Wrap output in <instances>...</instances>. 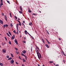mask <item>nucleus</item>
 <instances>
[{
    "label": "nucleus",
    "mask_w": 66,
    "mask_h": 66,
    "mask_svg": "<svg viewBox=\"0 0 66 66\" xmlns=\"http://www.w3.org/2000/svg\"><path fill=\"white\" fill-rule=\"evenodd\" d=\"M21 55H22V56H24L25 57V59L26 60H27V58H28V57H27V56H26V55H24V54L21 53Z\"/></svg>",
    "instance_id": "1"
},
{
    "label": "nucleus",
    "mask_w": 66,
    "mask_h": 66,
    "mask_svg": "<svg viewBox=\"0 0 66 66\" xmlns=\"http://www.w3.org/2000/svg\"><path fill=\"white\" fill-rule=\"evenodd\" d=\"M36 52L37 54V55L38 57V58H39V59L40 60V56L39 55H38V53L39 52V51H38V50H37V51Z\"/></svg>",
    "instance_id": "2"
},
{
    "label": "nucleus",
    "mask_w": 66,
    "mask_h": 66,
    "mask_svg": "<svg viewBox=\"0 0 66 66\" xmlns=\"http://www.w3.org/2000/svg\"><path fill=\"white\" fill-rule=\"evenodd\" d=\"M14 41L15 43H16L17 45H18V43L17 42V40L16 39H15L14 40Z\"/></svg>",
    "instance_id": "3"
},
{
    "label": "nucleus",
    "mask_w": 66,
    "mask_h": 66,
    "mask_svg": "<svg viewBox=\"0 0 66 66\" xmlns=\"http://www.w3.org/2000/svg\"><path fill=\"white\" fill-rule=\"evenodd\" d=\"M13 63H14V60L13 59H12L10 62L11 64H13Z\"/></svg>",
    "instance_id": "4"
},
{
    "label": "nucleus",
    "mask_w": 66,
    "mask_h": 66,
    "mask_svg": "<svg viewBox=\"0 0 66 66\" xmlns=\"http://www.w3.org/2000/svg\"><path fill=\"white\" fill-rule=\"evenodd\" d=\"M6 51H5V50L4 49L2 50V52L3 53H6Z\"/></svg>",
    "instance_id": "5"
},
{
    "label": "nucleus",
    "mask_w": 66,
    "mask_h": 66,
    "mask_svg": "<svg viewBox=\"0 0 66 66\" xmlns=\"http://www.w3.org/2000/svg\"><path fill=\"white\" fill-rule=\"evenodd\" d=\"M38 55H39L40 56V58H42V55H41V54H40V53L39 52H38Z\"/></svg>",
    "instance_id": "6"
},
{
    "label": "nucleus",
    "mask_w": 66,
    "mask_h": 66,
    "mask_svg": "<svg viewBox=\"0 0 66 66\" xmlns=\"http://www.w3.org/2000/svg\"><path fill=\"white\" fill-rule=\"evenodd\" d=\"M22 53H24V54H25V53H26V51L24 50L23 51H22Z\"/></svg>",
    "instance_id": "7"
},
{
    "label": "nucleus",
    "mask_w": 66,
    "mask_h": 66,
    "mask_svg": "<svg viewBox=\"0 0 66 66\" xmlns=\"http://www.w3.org/2000/svg\"><path fill=\"white\" fill-rule=\"evenodd\" d=\"M5 19L6 21H7V17H6V15H5Z\"/></svg>",
    "instance_id": "8"
},
{
    "label": "nucleus",
    "mask_w": 66,
    "mask_h": 66,
    "mask_svg": "<svg viewBox=\"0 0 66 66\" xmlns=\"http://www.w3.org/2000/svg\"><path fill=\"white\" fill-rule=\"evenodd\" d=\"M22 60L23 61V62L24 63V62H26V60H25V59H22Z\"/></svg>",
    "instance_id": "9"
},
{
    "label": "nucleus",
    "mask_w": 66,
    "mask_h": 66,
    "mask_svg": "<svg viewBox=\"0 0 66 66\" xmlns=\"http://www.w3.org/2000/svg\"><path fill=\"white\" fill-rule=\"evenodd\" d=\"M29 24L30 26H32V25H33V24H32V23L31 22L29 23Z\"/></svg>",
    "instance_id": "10"
},
{
    "label": "nucleus",
    "mask_w": 66,
    "mask_h": 66,
    "mask_svg": "<svg viewBox=\"0 0 66 66\" xmlns=\"http://www.w3.org/2000/svg\"><path fill=\"white\" fill-rule=\"evenodd\" d=\"M1 3L0 4V6H1L2 5H3V2H1Z\"/></svg>",
    "instance_id": "11"
},
{
    "label": "nucleus",
    "mask_w": 66,
    "mask_h": 66,
    "mask_svg": "<svg viewBox=\"0 0 66 66\" xmlns=\"http://www.w3.org/2000/svg\"><path fill=\"white\" fill-rule=\"evenodd\" d=\"M0 65L2 66H3V64L2 63H0Z\"/></svg>",
    "instance_id": "12"
},
{
    "label": "nucleus",
    "mask_w": 66,
    "mask_h": 66,
    "mask_svg": "<svg viewBox=\"0 0 66 66\" xmlns=\"http://www.w3.org/2000/svg\"><path fill=\"white\" fill-rule=\"evenodd\" d=\"M28 12H29V13H31V12H32L31 10H30L29 9Z\"/></svg>",
    "instance_id": "13"
},
{
    "label": "nucleus",
    "mask_w": 66,
    "mask_h": 66,
    "mask_svg": "<svg viewBox=\"0 0 66 66\" xmlns=\"http://www.w3.org/2000/svg\"><path fill=\"white\" fill-rule=\"evenodd\" d=\"M6 34H7V35H8V36H9V37H11V36H10V35H9V33H7Z\"/></svg>",
    "instance_id": "14"
},
{
    "label": "nucleus",
    "mask_w": 66,
    "mask_h": 66,
    "mask_svg": "<svg viewBox=\"0 0 66 66\" xmlns=\"http://www.w3.org/2000/svg\"><path fill=\"white\" fill-rule=\"evenodd\" d=\"M46 31L47 33V34H48V35H49V32H48V31H47V30H46Z\"/></svg>",
    "instance_id": "15"
},
{
    "label": "nucleus",
    "mask_w": 66,
    "mask_h": 66,
    "mask_svg": "<svg viewBox=\"0 0 66 66\" xmlns=\"http://www.w3.org/2000/svg\"><path fill=\"white\" fill-rule=\"evenodd\" d=\"M46 46L47 47V48H49V46H48V45H46Z\"/></svg>",
    "instance_id": "16"
},
{
    "label": "nucleus",
    "mask_w": 66,
    "mask_h": 66,
    "mask_svg": "<svg viewBox=\"0 0 66 66\" xmlns=\"http://www.w3.org/2000/svg\"><path fill=\"white\" fill-rule=\"evenodd\" d=\"M22 25H23L24 26V28H25V25H24V24H23V23H22Z\"/></svg>",
    "instance_id": "17"
},
{
    "label": "nucleus",
    "mask_w": 66,
    "mask_h": 66,
    "mask_svg": "<svg viewBox=\"0 0 66 66\" xmlns=\"http://www.w3.org/2000/svg\"><path fill=\"white\" fill-rule=\"evenodd\" d=\"M9 33V34L11 36L12 35V34H11V33L10 32V31H8Z\"/></svg>",
    "instance_id": "18"
},
{
    "label": "nucleus",
    "mask_w": 66,
    "mask_h": 66,
    "mask_svg": "<svg viewBox=\"0 0 66 66\" xmlns=\"http://www.w3.org/2000/svg\"><path fill=\"white\" fill-rule=\"evenodd\" d=\"M9 44H10V45H11L12 43H11V42L10 41V40H9Z\"/></svg>",
    "instance_id": "19"
},
{
    "label": "nucleus",
    "mask_w": 66,
    "mask_h": 66,
    "mask_svg": "<svg viewBox=\"0 0 66 66\" xmlns=\"http://www.w3.org/2000/svg\"><path fill=\"white\" fill-rule=\"evenodd\" d=\"M20 9L21 11H22V7H20Z\"/></svg>",
    "instance_id": "20"
},
{
    "label": "nucleus",
    "mask_w": 66,
    "mask_h": 66,
    "mask_svg": "<svg viewBox=\"0 0 66 66\" xmlns=\"http://www.w3.org/2000/svg\"><path fill=\"white\" fill-rule=\"evenodd\" d=\"M14 48L16 51H17L18 50V48H17L15 47Z\"/></svg>",
    "instance_id": "21"
},
{
    "label": "nucleus",
    "mask_w": 66,
    "mask_h": 66,
    "mask_svg": "<svg viewBox=\"0 0 66 66\" xmlns=\"http://www.w3.org/2000/svg\"><path fill=\"white\" fill-rule=\"evenodd\" d=\"M10 26H11V27H13V24H12V23H11L10 24Z\"/></svg>",
    "instance_id": "22"
},
{
    "label": "nucleus",
    "mask_w": 66,
    "mask_h": 66,
    "mask_svg": "<svg viewBox=\"0 0 66 66\" xmlns=\"http://www.w3.org/2000/svg\"><path fill=\"white\" fill-rule=\"evenodd\" d=\"M11 57H14V56H13V54H11Z\"/></svg>",
    "instance_id": "23"
},
{
    "label": "nucleus",
    "mask_w": 66,
    "mask_h": 66,
    "mask_svg": "<svg viewBox=\"0 0 66 66\" xmlns=\"http://www.w3.org/2000/svg\"><path fill=\"white\" fill-rule=\"evenodd\" d=\"M1 24H3V22L2 21H1Z\"/></svg>",
    "instance_id": "24"
},
{
    "label": "nucleus",
    "mask_w": 66,
    "mask_h": 66,
    "mask_svg": "<svg viewBox=\"0 0 66 66\" xmlns=\"http://www.w3.org/2000/svg\"><path fill=\"white\" fill-rule=\"evenodd\" d=\"M50 63H53V61H50Z\"/></svg>",
    "instance_id": "25"
},
{
    "label": "nucleus",
    "mask_w": 66,
    "mask_h": 66,
    "mask_svg": "<svg viewBox=\"0 0 66 66\" xmlns=\"http://www.w3.org/2000/svg\"><path fill=\"white\" fill-rule=\"evenodd\" d=\"M19 13H20V14H22V12L21 11H19Z\"/></svg>",
    "instance_id": "26"
},
{
    "label": "nucleus",
    "mask_w": 66,
    "mask_h": 66,
    "mask_svg": "<svg viewBox=\"0 0 66 66\" xmlns=\"http://www.w3.org/2000/svg\"><path fill=\"white\" fill-rule=\"evenodd\" d=\"M19 59H21V60H22V59H21V57H20V56H19Z\"/></svg>",
    "instance_id": "27"
},
{
    "label": "nucleus",
    "mask_w": 66,
    "mask_h": 66,
    "mask_svg": "<svg viewBox=\"0 0 66 66\" xmlns=\"http://www.w3.org/2000/svg\"><path fill=\"white\" fill-rule=\"evenodd\" d=\"M12 39H14V37L13 36H12Z\"/></svg>",
    "instance_id": "28"
},
{
    "label": "nucleus",
    "mask_w": 66,
    "mask_h": 66,
    "mask_svg": "<svg viewBox=\"0 0 66 66\" xmlns=\"http://www.w3.org/2000/svg\"><path fill=\"white\" fill-rule=\"evenodd\" d=\"M13 32H14V33H15V34H16V33H17V32H15V30H14L13 31Z\"/></svg>",
    "instance_id": "29"
},
{
    "label": "nucleus",
    "mask_w": 66,
    "mask_h": 66,
    "mask_svg": "<svg viewBox=\"0 0 66 66\" xmlns=\"http://www.w3.org/2000/svg\"><path fill=\"white\" fill-rule=\"evenodd\" d=\"M6 57H7V59H9V56H7Z\"/></svg>",
    "instance_id": "30"
},
{
    "label": "nucleus",
    "mask_w": 66,
    "mask_h": 66,
    "mask_svg": "<svg viewBox=\"0 0 66 66\" xmlns=\"http://www.w3.org/2000/svg\"><path fill=\"white\" fill-rule=\"evenodd\" d=\"M23 43H24L25 44H26V41H24V40H23Z\"/></svg>",
    "instance_id": "31"
},
{
    "label": "nucleus",
    "mask_w": 66,
    "mask_h": 66,
    "mask_svg": "<svg viewBox=\"0 0 66 66\" xmlns=\"http://www.w3.org/2000/svg\"><path fill=\"white\" fill-rule=\"evenodd\" d=\"M7 2L8 3H9V4H10V2H9V1H7Z\"/></svg>",
    "instance_id": "32"
},
{
    "label": "nucleus",
    "mask_w": 66,
    "mask_h": 66,
    "mask_svg": "<svg viewBox=\"0 0 66 66\" xmlns=\"http://www.w3.org/2000/svg\"><path fill=\"white\" fill-rule=\"evenodd\" d=\"M63 55H64V56H66V54H65V53H64V52H63Z\"/></svg>",
    "instance_id": "33"
},
{
    "label": "nucleus",
    "mask_w": 66,
    "mask_h": 66,
    "mask_svg": "<svg viewBox=\"0 0 66 66\" xmlns=\"http://www.w3.org/2000/svg\"><path fill=\"white\" fill-rule=\"evenodd\" d=\"M23 38H24V40H26V38H27L25 37H23Z\"/></svg>",
    "instance_id": "34"
},
{
    "label": "nucleus",
    "mask_w": 66,
    "mask_h": 66,
    "mask_svg": "<svg viewBox=\"0 0 66 66\" xmlns=\"http://www.w3.org/2000/svg\"><path fill=\"white\" fill-rule=\"evenodd\" d=\"M11 60V57L10 58H9V59H8V60Z\"/></svg>",
    "instance_id": "35"
},
{
    "label": "nucleus",
    "mask_w": 66,
    "mask_h": 66,
    "mask_svg": "<svg viewBox=\"0 0 66 66\" xmlns=\"http://www.w3.org/2000/svg\"><path fill=\"white\" fill-rule=\"evenodd\" d=\"M10 16L11 17H12V15H11V13H10Z\"/></svg>",
    "instance_id": "36"
},
{
    "label": "nucleus",
    "mask_w": 66,
    "mask_h": 66,
    "mask_svg": "<svg viewBox=\"0 0 66 66\" xmlns=\"http://www.w3.org/2000/svg\"><path fill=\"white\" fill-rule=\"evenodd\" d=\"M6 26L5 25H3V27H4V28H5Z\"/></svg>",
    "instance_id": "37"
},
{
    "label": "nucleus",
    "mask_w": 66,
    "mask_h": 66,
    "mask_svg": "<svg viewBox=\"0 0 66 66\" xmlns=\"http://www.w3.org/2000/svg\"><path fill=\"white\" fill-rule=\"evenodd\" d=\"M5 25H6V27H8V26H9V25H7V24H6Z\"/></svg>",
    "instance_id": "38"
},
{
    "label": "nucleus",
    "mask_w": 66,
    "mask_h": 66,
    "mask_svg": "<svg viewBox=\"0 0 66 66\" xmlns=\"http://www.w3.org/2000/svg\"><path fill=\"white\" fill-rule=\"evenodd\" d=\"M5 38L6 40H7V38L6 37H5Z\"/></svg>",
    "instance_id": "39"
},
{
    "label": "nucleus",
    "mask_w": 66,
    "mask_h": 66,
    "mask_svg": "<svg viewBox=\"0 0 66 66\" xmlns=\"http://www.w3.org/2000/svg\"><path fill=\"white\" fill-rule=\"evenodd\" d=\"M19 25H20V26H21V23H19Z\"/></svg>",
    "instance_id": "40"
},
{
    "label": "nucleus",
    "mask_w": 66,
    "mask_h": 66,
    "mask_svg": "<svg viewBox=\"0 0 66 66\" xmlns=\"http://www.w3.org/2000/svg\"><path fill=\"white\" fill-rule=\"evenodd\" d=\"M1 0L0 1L1 2V3L3 2V0Z\"/></svg>",
    "instance_id": "41"
},
{
    "label": "nucleus",
    "mask_w": 66,
    "mask_h": 66,
    "mask_svg": "<svg viewBox=\"0 0 66 66\" xmlns=\"http://www.w3.org/2000/svg\"><path fill=\"white\" fill-rule=\"evenodd\" d=\"M42 40L43 42V43H45V42L44 41V39H42Z\"/></svg>",
    "instance_id": "42"
},
{
    "label": "nucleus",
    "mask_w": 66,
    "mask_h": 66,
    "mask_svg": "<svg viewBox=\"0 0 66 66\" xmlns=\"http://www.w3.org/2000/svg\"><path fill=\"white\" fill-rule=\"evenodd\" d=\"M2 16H4V13H2Z\"/></svg>",
    "instance_id": "43"
},
{
    "label": "nucleus",
    "mask_w": 66,
    "mask_h": 66,
    "mask_svg": "<svg viewBox=\"0 0 66 66\" xmlns=\"http://www.w3.org/2000/svg\"><path fill=\"white\" fill-rule=\"evenodd\" d=\"M16 64H17V65H18V63L17 62H16Z\"/></svg>",
    "instance_id": "44"
},
{
    "label": "nucleus",
    "mask_w": 66,
    "mask_h": 66,
    "mask_svg": "<svg viewBox=\"0 0 66 66\" xmlns=\"http://www.w3.org/2000/svg\"><path fill=\"white\" fill-rule=\"evenodd\" d=\"M15 18H16V19H17V17L16 16H15Z\"/></svg>",
    "instance_id": "45"
},
{
    "label": "nucleus",
    "mask_w": 66,
    "mask_h": 66,
    "mask_svg": "<svg viewBox=\"0 0 66 66\" xmlns=\"http://www.w3.org/2000/svg\"><path fill=\"white\" fill-rule=\"evenodd\" d=\"M16 27H18V24H16Z\"/></svg>",
    "instance_id": "46"
},
{
    "label": "nucleus",
    "mask_w": 66,
    "mask_h": 66,
    "mask_svg": "<svg viewBox=\"0 0 66 66\" xmlns=\"http://www.w3.org/2000/svg\"><path fill=\"white\" fill-rule=\"evenodd\" d=\"M32 15H36V14H35V13H33V14H32Z\"/></svg>",
    "instance_id": "47"
},
{
    "label": "nucleus",
    "mask_w": 66,
    "mask_h": 66,
    "mask_svg": "<svg viewBox=\"0 0 66 66\" xmlns=\"http://www.w3.org/2000/svg\"><path fill=\"white\" fill-rule=\"evenodd\" d=\"M23 23H25V21H23Z\"/></svg>",
    "instance_id": "48"
},
{
    "label": "nucleus",
    "mask_w": 66,
    "mask_h": 66,
    "mask_svg": "<svg viewBox=\"0 0 66 66\" xmlns=\"http://www.w3.org/2000/svg\"><path fill=\"white\" fill-rule=\"evenodd\" d=\"M59 40H61V39L60 38H59Z\"/></svg>",
    "instance_id": "49"
},
{
    "label": "nucleus",
    "mask_w": 66,
    "mask_h": 66,
    "mask_svg": "<svg viewBox=\"0 0 66 66\" xmlns=\"http://www.w3.org/2000/svg\"><path fill=\"white\" fill-rule=\"evenodd\" d=\"M16 54H19V52H17V53H16Z\"/></svg>",
    "instance_id": "50"
},
{
    "label": "nucleus",
    "mask_w": 66,
    "mask_h": 66,
    "mask_svg": "<svg viewBox=\"0 0 66 66\" xmlns=\"http://www.w3.org/2000/svg\"><path fill=\"white\" fill-rule=\"evenodd\" d=\"M59 66V64H56V66Z\"/></svg>",
    "instance_id": "51"
},
{
    "label": "nucleus",
    "mask_w": 66,
    "mask_h": 66,
    "mask_svg": "<svg viewBox=\"0 0 66 66\" xmlns=\"http://www.w3.org/2000/svg\"><path fill=\"white\" fill-rule=\"evenodd\" d=\"M22 66H24V65H23V64H22Z\"/></svg>",
    "instance_id": "52"
},
{
    "label": "nucleus",
    "mask_w": 66,
    "mask_h": 66,
    "mask_svg": "<svg viewBox=\"0 0 66 66\" xmlns=\"http://www.w3.org/2000/svg\"><path fill=\"white\" fill-rule=\"evenodd\" d=\"M18 22L19 23H21V22H20V21H18Z\"/></svg>",
    "instance_id": "53"
},
{
    "label": "nucleus",
    "mask_w": 66,
    "mask_h": 66,
    "mask_svg": "<svg viewBox=\"0 0 66 66\" xmlns=\"http://www.w3.org/2000/svg\"><path fill=\"white\" fill-rule=\"evenodd\" d=\"M25 33H27V30H26L25 31Z\"/></svg>",
    "instance_id": "54"
},
{
    "label": "nucleus",
    "mask_w": 66,
    "mask_h": 66,
    "mask_svg": "<svg viewBox=\"0 0 66 66\" xmlns=\"http://www.w3.org/2000/svg\"><path fill=\"white\" fill-rule=\"evenodd\" d=\"M13 37H15V35H13Z\"/></svg>",
    "instance_id": "55"
},
{
    "label": "nucleus",
    "mask_w": 66,
    "mask_h": 66,
    "mask_svg": "<svg viewBox=\"0 0 66 66\" xmlns=\"http://www.w3.org/2000/svg\"><path fill=\"white\" fill-rule=\"evenodd\" d=\"M1 21H2V20H0V23H1Z\"/></svg>",
    "instance_id": "56"
},
{
    "label": "nucleus",
    "mask_w": 66,
    "mask_h": 66,
    "mask_svg": "<svg viewBox=\"0 0 66 66\" xmlns=\"http://www.w3.org/2000/svg\"><path fill=\"white\" fill-rule=\"evenodd\" d=\"M30 36L31 37H32V36H31V35H30Z\"/></svg>",
    "instance_id": "57"
},
{
    "label": "nucleus",
    "mask_w": 66,
    "mask_h": 66,
    "mask_svg": "<svg viewBox=\"0 0 66 66\" xmlns=\"http://www.w3.org/2000/svg\"><path fill=\"white\" fill-rule=\"evenodd\" d=\"M17 30L18 29V27H17Z\"/></svg>",
    "instance_id": "58"
},
{
    "label": "nucleus",
    "mask_w": 66,
    "mask_h": 66,
    "mask_svg": "<svg viewBox=\"0 0 66 66\" xmlns=\"http://www.w3.org/2000/svg\"><path fill=\"white\" fill-rule=\"evenodd\" d=\"M37 48V49H38V50H39V48L38 47V48Z\"/></svg>",
    "instance_id": "59"
},
{
    "label": "nucleus",
    "mask_w": 66,
    "mask_h": 66,
    "mask_svg": "<svg viewBox=\"0 0 66 66\" xmlns=\"http://www.w3.org/2000/svg\"><path fill=\"white\" fill-rule=\"evenodd\" d=\"M21 35H20V38H21Z\"/></svg>",
    "instance_id": "60"
},
{
    "label": "nucleus",
    "mask_w": 66,
    "mask_h": 66,
    "mask_svg": "<svg viewBox=\"0 0 66 66\" xmlns=\"http://www.w3.org/2000/svg\"><path fill=\"white\" fill-rule=\"evenodd\" d=\"M17 32H18V31H19V29H17Z\"/></svg>",
    "instance_id": "61"
},
{
    "label": "nucleus",
    "mask_w": 66,
    "mask_h": 66,
    "mask_svg": "<svg viewBox=\"0 0 66 66\" xmlns=\"http://www.w3.org/2000/svg\"><path fill=\"white\" fill-rule=\"evenodd\" d=\"M26 33H25V34H26V35H27V32H25Z\"/></svg>",
    "instance_id": "62"
},
{
    "label": "nucleus",
    "mask_w": 66,
    "mask_h": 66,
    "mask_svg": "<svg viewBox=\"0 0 66 66\" xmlns=\"http://www.w3.org/2000/svg\"><path fill=\"white\" fill-rule=\"evenodd\" d=\"M17 34H18V32L17 31Z\"/></svg>",
    "instance_id": "63"
},
{
    "label": "nucleus",
    "mask_w": 66,
    "mask_h": 66,
    "mask_svg": "<svg viewBox=\"0 0 66 66\" xmlns=\"http://www.w3.org/2000/svg\"><path fill=\"white\" fill-rule=\"evenodd\" d=\"M36 47L37 48H38V47H37V46H36Z\"/></svg>",
    "instance_id": "64"
}]
</instances>
